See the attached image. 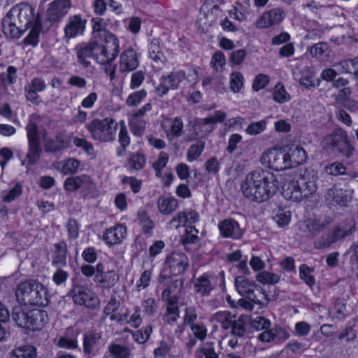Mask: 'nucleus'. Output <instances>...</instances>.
Instances as JSON below:
<instances>
[{
	"instance_id": "43",
	"label": "nucleus",
	"mask_w": 358,
	"mask_h": 358,
	"mask_svg": "<svg viewBox=\"0 0 358 358\" xmlns=\"http://www.w3.org/2000/svg\"><path fill=\"white\" fill-rule=\"evenodd\" d=\"M205 148V142L199 141L192 145L187 150V157L189 162L196 160L203 152Z\"/></svg>"
},
{
	"instance_id": "17",
	"label": "nucleus",
	"mask_w": 358,
	"mask_h": 358,
	"mask_svg": "<svg viewBox=\"0 0 358 358\" xmlns=\"http://www.w3.org/2000/svg\"><path fill=\"white\" fill-rule=\"evenodd\" d=\"M166 264L173 275H178L183 273L188 266V259L184 253L174 252L166 257Z\"/></svg>"
},
{
	"instance_id": "51",
	"label": "nucleus",
	"mask_w": 358,
	"mask_h": 358,
	"mask_svg": "<svg viewBox=\"0 0 358 358\" xmlns=\"http://www.w3.org/2000/svg\"><path fill=\"white\" fill-rule=\"evenodd\" d=\"M196 355L199 353L203 355L205 358H218V354L215 352L213 342L206 343L202 348L196 351Z\"/></svg>"
},
{
	"instance_id": "39",
	"label": "nucleus",
	"mask_w": 358,
	"mask_h": 358,
	"mask_svg": "<svg viewBox=\"0 0 358 358\" xmlns=\"http://www.w3.org/2000/svg\"><path fill=\"white\" fill-rule=\"evenodd\" d=\"M108 352L113 358H129L130 350L124 345L116 343H111L108 348Z\"/></svg>"
},
{
	"instance_id": "52",
	"label": "nucleus",
	"mask_w": 358,
	"mask_h": 358,
	"mask_svg": "<svg viewBox=\"0 0 358 358\" xmlns=\"http://www.w3.org/2000/svg\"><path fill=\"white\" fill-rule=\"evenodd\" d=\"M329 50V46L327 43L320 42L315 44L310 48V55L316 58L322 57Z\"/></svg>"
},
{
	"instance_id": "4",
	"label": "nucleus",
	"mask_w": 358,
	"mask_h": 358,
	"mask_svg": "<svg viewBox=\"0 0 358 358\" xmlns=\"http://www.w3.org/2000/svg\"><path fill=\"white\" fill-rule=\"evenodd\" d=\"M12 318L17 326L32 331L41 329L48 322V317L45 310H32L26 311L20 307L13 309Z\"/></svg>"
},
{
	"instance_id": "1",
	"label": "nucleus",
	"mask_w": 358,
	"mask_h": 358,
	"mask_svg": "<svg viewBox=\"0 0 358 358\" xmlns=\"http://www.w3.org/2000/svg\"><path fill=\"white\" fill-rule=\"evenodd\" d=\"M279 188L277 176L268 171L256 170L248 173L241 183V191L251 201L263 202L276 194Z\"/></svg>"
},
{
	"instance_id": "63",
	"label": "nucleus",
	"mask_w": 358,
	"mask_h": 358,
	"mask_svg": "<svg viewBox=\"0 0 358 358\" xmlns=\"http://www.w3.org/2000/svg\"><path fill=\"white\" fill-rule=\"evenodd\" d=\"M210 63L216 71L222 69L223 66L225 64L224 55L220 51L215 52L213 55Z\"/></svg>"
},
{
	"instance_id": "25",
	"label": "nucleus",
	"mask_w": 358,
	"mask_h": 358,
	"mask_svg": "<svg viewBox=\"0 0 358 358\" xmlns=\"http://www.w3.org/2000/svg\"><path fill=\"white\" fill-rule=\"evenodd\" d=\"M69 143L65 140L64 135L59 133L52 138L44 140V149L45 152H56L68 148Z\"/></svg>"
},
{
	"instance_id": "7",
	"label": "nucleus",
	"mask_w": 358,
	"mask_h": 358,
	"mask_svg": "<svg viewBox=\"0 0 358 358\" xmlns=\"http://www.w3.org/2000/svg\"><path fill=\"white\" fill-rule=\"evenodd\" d=\"M235 286L237 292L243 296L250 300L253 303L264 304L267 303L268 295L257 285L254 281L248 280L245 276H238L235 279Z\"/></svg>"
},
{
	"instance_id": "13",
	"label": "nucleus",
	"mask_w": 358,
	"mask_h": 358,
	"mask_svg": "<svg viewBox=\"0 0 358 358\" xmlns=\"http://www.w3.org/2000/svg\"><path fill=\"white\" fill-rule=\"evenodd\" d=\"M329 224V222L325 220L307 219L300 221L298 223V228L303 236L313 238L327 227Z\"/></svg>"
},
{
	"instance_id": "37",
	"label": "nucleus",
	"mask_w": 358,
	"mask_h": 358,
	"mask_svg": "<svg viewBox=\"0 0 358 358\" xmlns=\"http://www.w3.org/2000/svg\"><path fill=\"white\" fill-rule=\"evenodd\" d=\"M36 349L31 345L15 348L10 353V358H36Z\"/></svg>"
},
{
	"instance_id": "6",
	"label": "nucleus",
	"mask_w": 358,
	"mask_h": 358,
	"mask_svg": "<svg viewBox=\"0 0 358 358\" xmlns=\"http://www.w3.org/2000/svg\"><path fill=\"white\" fill-rule=\"evenodd\" d=\"M117 124L110 117L94 119L86 127L93 139L100 142H110L115 139Z\"/></svg>"
},
{
	"instance_id": "58",
	"label": "nucleus",
	"mask_w": 358,
	"mask_h": 358,
	"mask_svg": "<svg viewBox=\"0 0 358 358\" xmlns=\"http://www.w3.org/2000/svg\"><path fill=\"white\" fill-rule=\"evenodd\" d=\"M73 143L76 147L83 148V150L89 155H92L94 152L93 145L85 138L75 137L73 138Z\"/></svg>"
},
{
	"instance_id": "19",
	"label": "nucleus",
	"mask_w": 358,
	"mask_h": 358,
	"mask_svg": "<svg viewBox=\"0 0 358 358\" xmlns=\"http://www.w3.org/2000/svg\"><path fill=\"white\" fill-rule=\"evenodd\" d=\"M220 234L224 238L240 239L243 234V230L241 228L238 222L233 219H225L218 224Z\"/></svg>"
},
{
	"instance_id": "56",
	"label": "nucleus",
	"mask_w": 358,
	"mask_h": 358,
	"mask_svg": "<svg viewBox=\"0 0 358 358\" xmlns=\"http://www.w3.org/2000/svg\"><path fill=\"white\" fill-rule=\"evenodd\" d=\"M194 336L200 341H203L207 336V329L202 323L192 324L189 325Z\"/></svg>"
},
{
	"instance_id": "15",
	"label": "nucleus",
	"mask_w": 358,
	"mask_h": 358,
	"mask_svg": "<svg viewBox=\"0 0 358 358\" xmlns=\"http://www.w3.org/2000/svg\"><path fill=\"white\" fill-rule=\"evenodd\" d=\"M285 17V13L279 8H272L263 14L256 22V27L259 29L268 28L280 24Z\"/></svg>"
},
{
	"instance_id": "32",
	"label": "nucleus",
	"mask_w": 358,
	"mask_h": 358,
	"mask_svg": "<svg viewBox=\"0 0 358 358\" xmlns=\"http://www.w3.org/2000/svg\"><path fill=\"white\" fill-rule=\"evenodd\" d=\"M21 27H17L11 21L9 16H4L2 19V28L3 34L10 38H18L24 32V29H21Z\"/></svg>"
},
{
	"instance_id": "61",
	"label": "nucleus",
	"mask_w": 358,
	"mask_h": 358,
	"mask_svg": "<svg viewBox=\"0 0 358 358\" xmlns=\"http://www.w3.org/2000/svg\"><path fill=\"white\" fill-rule=\"evenodd\" d=\"M198 318L196 308L194 306H188L185 310L184 322L189 326L194 324Z\"/></svg>"
},
{
	"instance_id": "55",
	"label": "nucleus",
	"mask_w": 358,
	"mask_h": 358,
	"mask_svg": "<svg viewBox=\"0 0 358 358\" xmlns=\"http://www.w3.org/2000/svg\"><path fill=\"white\" fill-rule=\"evenodd\" d=\"M180 310L178 307H166L164 315V320L169 324H172L177 321L180 317Z\"/></svg>"
},
{
	"instance_id": "23",
	"label": "nucleus",
	"mask_w": 358,
	"mask_h": 358,
	"mask_svg": "<svg viewBox=\"0 0 358 358\" xmlns=\"http://www.w3.org/2000/svg\"><path fill=\"white\" fill-rule=\"evenodd\" d=\"M68 249L64 241L53 245L52 265L56 268H62L66 266Z\"/></svg>"
},
{
	"instance_id": "53",
	"label": "nucleus",
	"mask_w": 358,
	"mask_h": 358,
	"mask_svg": "<svg viewBox=\"0 0 358 358\" xmlns=\"http://www.w3.org/2000/svg\"><path fill=\"white\" fill-rule=\"evenodd\" d=\"M251 326L253 329L259 331L269 329L271 322L268 319L264 317L258 316L250 322Z\"/></svg>"
},
{
	"instance_id": "26",
	"label": "nucleus",
	"mask_w": 358,
	"mask_h": 358,
	"mask_svg": "<svg viewBox=\"0 0 358 358\" xmlns=\"http://www.w3.org/2000/svg\"><path fill=\"white\" fill-rule=\"evenodd\" d=\"M162 127L167 136H169V134L176 137L181 136L183 134V123L180 117L166 118L162 121Z\"/></svg>"
},
{
	"instance_id": "36",
	"label": "nucleus",
	"mask_w": 358,
	"mask_h": 358,
	"mask_svg": "<svg viewBox=\"0 0 358 358\" xmlns=\"http://www.w3.org/2000/svg\"><path fill=\"white\" fill-rule=\"evenodd\" d=\"M94 41L90 44L78 49L77 57L79 62H80L85 67H87L90 62L89 59L92 57L94 58Z\"/></svg>"
},
{
	"instance_id": "22",
	"label": "nucleus",
	"mask_w": 358,
	"mask_h": 358,
	"mask_svg": "<svg viewBox=\"0 0 358 358\" xmlns=\"http://www.w3.org/2000/svg\"><path fill=\"white\" fill-rule=\"evenodd\" d=\"M138 66L136 53L133 48L124 50L120 57V71L121 72L132 71Z\"/></svg>"
},
{
	"instance_id": "24",
	"label": "nucleus",
	"mask_w": 358,
	"mask_h": 358,
	"mask_svg": "<svg viewBox=\"0 0 358 358\" xmlns=\"http://www.w3.org/2000/svg\"><path fill=\"white\" fill-rule=\"evenodd\" d=\"M352 191L342 189L331 188L328 189L325 194L327 200H331L336 203L345 206L351 201Z\"/></svg>"
},
{
	"instance_id": "34",
	"label": "nucleus",
	"mask_w": 358,
	"mask_h": 358,
	"mask_svg": "<svg viewBox=\"0 0 358 358\" xmlns=\"http://www.w3.org/2000/svg\"><path fill=\"white\" fill-rule=\"evenodd\" d=\"M355 230V222L340 223L335 227L331 231L334 235L336 241L345 238L346 236H350Z\"/></svg>"
},
{
	"instance_id": "8",
	"label": "nucleus",
	"mask_w": 358,
	"mask_h": 358,
	"mask_svg": "<svg viewBox=\"0 0 358 358\" xmlns=\"http://www.w3.org/2000/svg\"><path fill=\"white\" fill-rule=\"evenodd\" d=\"M212 320L220 323L224 329H231L233 335L241 336L245 331V326L249 322V317L245 315L237 317L228 311H219L212 316Z\"/></svg>"
},
{
	"instance_id": "60",
	"label": "nucleus",
	"mask_w": 358,
	"mask_h": 358,
	"mask_svg": "<svg viewBox=\"0 0 358 358\" xmlns=\"http://www.w3.org/2000/svg\"><path fill=\"white\" fill-rule=\"evenodd\" d=\"M150 57L156 62H163L164 56L156 43H151L149 48Z\"/></svg>"
},
{
	"instance_id": "64",
	"label": "nucleus",
	"mask_w": 358,
	"mask_h": 358,
	"mask_svg": "<svg viewBox=\"0 0 358 358\" xmlns=\"http://www.w3.org/2000/svg\"><path fill=\"white\" fill-rule=\"evenodd\" d=\"M145 79V72L137 71L132 73L131 76L130 87L132 90L136 89L141 86Z\"/></svg>"
},
{
	"instance_id": "57",
	"label": "nucleus",
	"mask_w": 358,
	"mask_h": 358,
	"mask_svg": "<svg viewBox=\"0 0 358 358\" xmlns=\"http://www.w3.org/2000/svg\"><path fill=\"white\" fill-rule=\"evenodd\" d=\"M266 123L264 120L252 122L248 126L245 131L250 135H257L266 129Z\"/></svg>"
},
{
	"instance_id": "47",
	"label": "nucleus",
	"mask_w": 358,
	"mask_h": 358,
	"mask_svg": "<svg viewBox=\"0 0 358 358\" xmlns=\"http://www.w3.org/2000/svg\"><path fill=\"white\" fill-rule=\"evenodd\" d=\"M243 85V76L240 72H233L230 76V89L234 92H238Z\"/></svg>"
},
{
	"instance_id": "14",
	"label": "nucleus",
	"mask_w": 358,
	"mask_h": 358,
	"mask_svg": "<svg viewBox=\"0 0 358 358\" xmlns=\"http://www.w3.org/2000/svg\"><path fill=\"white\" fill-rule=\"evenodd\" d=\"M94 282L101 288L110 289L119 280V275L115 270L106 271L103 264L96 265V274Z\"/></svg>"
},
{
	"instance_id": "45",
	"label": "nucleus",
	"mask_w": 358,
	"mask_h": 358,
	"mask_svg": "<svg viewBox=\"0 0 358 358\" xmlns=\"http://www.w3.org/2000/svg\"><path fill=\"white\" fill-rule=\"evenodd\" d=\"M336 240L335 239L331 231H329L328 234L322 236L320 238L317 239L314 245L315 248L324 249L329 248L332 244L335 243Z\"/></svg>"
},
{
	"instance_id": "29",
	"label": "nucleus",
	"mask_w": 358,
	"mask_h": 358,
	"mask_svg": "<svg viewBox=\"0 0 358 358\" xmlns=\"http://www.w3.org/2000/svg\"><path fill=\"white\" fill-rule=\"evenodd\" d=\"M110 59L113 61L119 53V41L115 35L104 32V43L101 44Z\"/></svg>"
},
{
	"instance_id": "59",
	"label": "nucleus",
	"mask_w": 358,
	"mask_h": 358,
	"mask_svg": "<svg viewBox=\"0 0 358 358\" xmlns=\"http://www.w3.org/2000/svg\"><path fill=\"white\" fill-rule=\"evenodd\" d=\"M118 141L123 147H127L130 143V137L124 122H120V129L118 134Z\"/></svg>"
},
{
	"instance_id": "33",
	"label": "nucleus",
	"mask_w": 358,
	"mask_h": 358,
	"mask_svg": "<svg viewBox=\"0 0 358 358\" xmlns=\"http://www.w3.org/2000/svg\"><path fill=\"white\" fill-rule=\"evenodd\" d=\"M101 336L99 333L88 331L84 335L83 351L85 354L90 355L94 352L95 346L99 343Z\"/></svg>"
},
{
	"instance_id": "54",
	"label": "nucleus",
	"mask_w": 358,
	"mask_h": 358,
	"mask_svg": "<svg viewBox=\"0 0 358 358\" xmlns=\"http://www.w3.org/2000/svg\"><path fill=\"white\" fill-rule=\"evenodd\" d=\"M169 160V155L164 152H161L158 159L153 164V168L156 171V176L157 177L160 176L162 170L166 166V164Z\"/></svg>"
},
{
	"instance_id": "20",
	"label": "nucleus",
	"mask_w": 358,
	"mask_h": 358,
	"mask_svg": "<svg viewBox=\"0 0 358 358\" xmlns=\"http://www.w3.org/2000/svg\"><path fill=\"white\" fill-rule=\"evenodd\" d=\"M10 15L17 17V22L20 24L21 29L24 31L31 24L33 21L32 8L28 5L15 6L10 9Z\"/></svg>"
},
{
	"instance_id": "30",
	"label": "nucleus",
	"mask_w": 358,
	"mask_h": 358,
	"mask_svg": "<svg viewBox=\"0 0 358 358\" xmlns=\"http://www.w3.org/2000/svg\"><path fill=\"white\" fill-rule=\"evenodd\" d=\"M226 118V113L221 110H216L213 115L201 120L200 126L201 131L205 134L211 132L214 127L213 124L217 122H222Z\"/></svg>"
},
{
	"instance_id": "21",
	"label": "nucleus",
	"mask_w": 358,
	"mask_h": 358,
	"mask_svg": "<svg viewBox=\"0 0 358 358\" xmlns=\"http://www.w3.org/2000/svg\"><path fill=\"white\" fill-rule=\"evenodd\" d=\"M127 235V227L123 224H116L107 229L103 239L108 245L120 244Z\"/></svg>"
},
{
	"instance_id": "2",
	"label": "nucleus",
	"mask_w": 358,
	"mask_h": 358,
	"mask_svg": "<svg viewBox=\"0 0 358 358\" xmlns=\"http://www.w3.org/2000/svg\"><path fill=\"white\" fill-rule=\"evenodd\" d=\"M17 302L24 306L45 307L49 303L48 290L36 280H29L18 284L15 290Z\"/></svg>"
},
{
	"instance_id": "9",
	"label": "nucleus",
	"mask_w": 358,
	"mask_h": 358,
	"mask_svg": "<svg viewBox=\"0 0 358 358\" xmlns=\"http://www.w3.org/2000/svg\"><path fill=\"white\" fill-rule=\"evenodd\" d=\"M26 131L28 139V151L26 159L29 165H34L40 159L42 151L37 124L31 120H29L26 126Z\"/></svg>"
},
{
	"instance_id": "38",
	"label": "nucleus",
	"mask_w": 358,
	"mask_h": 358,
	"mask_svg": "<svg viewBox=\"0 0 358 358\" xmlns=\"http://www.w3.org/2000/svg\"><path fill=\"white\" fill-rule=\"evenodd\" d=\"M157 206L160 213L169 215L176 210L178 201L173 198L162 196L158 199Z\"/></svg>"
},
{
	"instance_id": "40",
	"label": "nucleus",
	"mask_w": 358,
	"mask_h": 358,
	"mask_svg": "<svg viewBox=\"0 0 358 358\" xmlns=\"http://www.w3.org/2000/svg\"><path fill=\"white\" fill-rule=\"evenodd\" d=\"M94 59L100 64H107L112 62L108 52L101 44L94 41Z\"/></svg>"
},
{
	"instance_id": "49",
	"label": "nucleus",
	"mask_w": 358,
	"mask_h": 358,
	"mask_svg": "<svg viewBox=\"0 0 358 358\" xmlns=\"http://www.w3.org/2000/svg\"><path fill=\"white\" fill-rule=\"evenodd\" d=\"M80 165V162L79 160L70 158L64 162L62 166V172L65 175L74 174L78 171Z\"/></svg>"
},
{
	"instance_id": "50",
	"label": "nucleus",
	"mask_w": 358,
	"mask_h": 358,
	"mask_svg": "<svg viewBox=\"0 0 358 358\" xmlns=\"http://www.w3.org/2000/svg\"><path fill=\"white\" fill-rule=\"evenodd\" d=\"M152 331V327L150 326H146L140 330H138L133 334L134 340L140 344L145 343L148 340Z\"/></svg>"
},
{
	"instance_id": "46",
	"label": "nucleus",
	"mask_w": 358,
	"mask_h": 358,
	"mask_svg": "<svg viewBox=\"0 0 358 358\" xmlns=\"http://www.w3.org/2000/svg\"><path fill=\"white\" fill-rule=\"evenodd\" d=\"M256 279L258 282L263 284L274 285L279 282L280 277L273 273L262 271L257 275Z\"/></svg>"
},
{
	"instance_id": "41",
	"label": "nucleus",
	"mask_w": 358,
	"mask_h": 358,
	"mask_svg": "<svg viewBox=\"0 0 358 358\" xmlns=\"http://www.w3.org/2000/svg\"><path fill=\"white\" fill-rule=\"evenodd\" d=\"M119 307L120 301L117 300L115 298H111L110 300L107 303V305L106 306V307L104 308L103 312L106 315L110 316V320L111 321H120V319L119 317V315L115 314V312L118 310Z\"/></svg>"
},
{
	"instance_id": "12",
	"label": "nucleus",
	"mask_w": 358,
	"mask_h": 358,
	"mask_svg": "<svg viewBox=\"0 0 358 358\" xmlns=\"http://www.w3.org/2000/svg\"><path fill=\"white\" fill-rule=\"evenodd\" d=\"M72 294L73 300L76 304L83 305L90 308H95L99 304V299L97 296L84 286H74Z\"/></svg>"
},
{
	"instance_id": "28",
	"label": "nucleus",
	"mask_w": 358,
	"mask_h": 358,
	"mask_svg": "<svg viewBox=\"0 0 358 358\" xmlns=\"http://www.w3.org/2000/svg\"><path fill=\"white\" fill-rule=\"evenodd\" d=\"M287 154L290 168L305 163L308 159L306 152L299 145L289 148Z\"/></svg>"
},
{
	"instance_id": "44",
	"label": "nucleus",
	"mask_w": 358,
	"mask_h": 358,
	"mask_svg": "<svg viewBox=\"0 0 358 358\" xmlns=\"http://www.w3.org/2000/svg\"><path fill=\"white\" fill-rule=\"evenodd\" d=\"M313 269L306 264H301L299 267V276L307 285L310 287L315 285V280L314 276L311 274Z\"/></svg>"
},
{
	"instance_id": "31",
	"label": "nucleus",
	"mask_w": 358,
	"mask_h": 358,
	"mask_svg": "<svg viewBox=\"0 0 358 358\" xmlns=\"http://www.w3.org/2000/svg\"><path fill=\"white\" fill-rule=\"evenodd\" d=\"M177 285L172 283L164 289L162 300L166 302V307H178V294L176 292Z\"/></svg>"
},
{
	"instance_id": "48",
	"label": "nucleus",
	"mask_w": 358,
	"mask_h": 358,
	"mask_svg": "<svg viewBox=\"0 0 358 358\" xmlns=\"http://www.w3.org/2000/svg\"><path fill=\"white\" fill-rule=\"evenodd\" d=\"M147 96L145 90H141L131 93L127 99L126 103L128 106H136L138 105Z\"/></svg>"
},
{
	"instance_id": "18",
	"label": "nucleus",
	"mask_w": 358,
	"mask_h": 358,
	"mask_svg": "<svg viewBox=\"0 0 358 358\" xmlns=\"http://www.w3.org/2000/svg\"><path fill=\"white\" fill-rule=\"evenodd\" d=\"M86 20L80 15L71 16L64 27V38L69 41L71 38L82 35L85 29Z\"/></svg>"
},
{
	"instance_id": "42",
	"label": "nucleus",
	"mask_w": 358,
	"mask_h": 358,
	"mask_svg": "<svg viewBox=\"0 0 358 358\" xmlns=\"http://www.w3.org/2000/svg\"><path fill=\"white\" fill-rule=\"evenodd\" d=\"M273 98L275 102L283 103L290 99V96L286 92L284 85L279 83L274 87Z\"/></svg>"
},
{
	"instance_id": "11",
	"label": "nucleus",
	"mask_w": 358,
	"mask_h": 358,
	"mask_svg": "<svg viewBox=\"0 0 358 358\" xmlns=\"http://www.w3.org/2000/svg\"><path fill=\"white\" fill-rule=\"evenodd\" d=\"M185 78L183 71H172L167 76H162L159 83L155 87V94L162 97L167 94L170 90L178 89L180 83Z\"/></svg>"
},
{
	"instance_id": "3",
	"label": "nucleus",
	"mask_w": 358,
	"mask_h": 358,
	"mask_svg": "<svg viewBox=\"0 0 358 358\" xmlns=\"http://www.w3.org/2000/svg\"><path fill=\"white\" fill-rule=\"evenodd\" d=\"M316 179L313 175H300L298 179L284 185L282 196L287 200L299 202L309 198L317 191Z\"/></svg>"
},
{
	"instance_id": "16",
	"label": "nucleus",
	"mask_w": 358,
	"mask_h": 358,
	"mask_svg": "<svg viewBox=\"0 0 358 358\" xmlns=\"http://www.w3.org/2000/svg\"><path fill=\"white\" fill-rule=\"evenodd\" d=\"M71 6L70 0H55L50 3L47 10L48 19L51 22L61 20L68 13Z\"/></svg>"
},
{
	"instance_id": "27",
	"label": "nucleus",
	"mask_w": 358,
	"mask_h": 358,
	"mask_svg": "<svg viewBox=\"0 0 358 358\" xmlns=\"http://www.w3.org/2000/svg\"><path fill=\"white\" fill-rule=\"evenodd\" d=\"M91 184L90 178L87 175H82L67 178L64 182V187L66 191L75 192L84 187H88Z\"/></svg>"
},
{
	"instance_id": "35",
	"label": "nucleus",
	"mask_w": 358,
	"mask_h": 358,
	"mask_svg": "<svg viewBox=\"0 0 358 358\" xmlns=\"http://www.w3.org/2000/svg\"><path fill=\"white\" fill-rule=\"evenodd\" d=\"M194 291L201 296H208L213 289L212 284L206 275H202L194 280Z\"/></svg>"
},
{
	"instance_id": "5",
	"label": "nucleus",
	"mask_w": 358,
	"mask_h": 358,
	"mask_svg": "<svg viewBox=\"0 0 358 358\" xmlns=\"http://www.w3.org/2000/svg\"><path fill=\"white\" fill-rule=\"evenodd\" d=\"M321 143L327 151L346 158L352 155L354 150L348 141L347 132L342 129L334 130L323 138Z\"/></svg>"
},
{
	"instance_id": "10",
	"label": "nucleus",
	"mask_w": 358,
	"mask_h": 358,
	"mask_svg": "<svg viewBox=\"0 0 358 358\" xmlns=\"http://www.w3.org/2000/svg\"><path fill=\"white\" fill-rule=\"evenodd\" d=\"M287 154L280 149H270L264 151L261 156L260 162L262 165L280 171L290 169Z\"/></svg>"
},
{
	"instance_id": "62",
	"label": "nucleus",
	"mask_w": 358,
	"mask_h": 358,
	"mask_svg": "<svg viewBox=\"0 0 358 358\" xmlns=\"http://www.w3.org/2000/svg\"><path fill=\"white\" fill-rule=\"evenodd\" d=\"M57 345L66 349H76L78 348V342L76 338L62 336L59 338Z\"/></svg>"
}]
</instances>
